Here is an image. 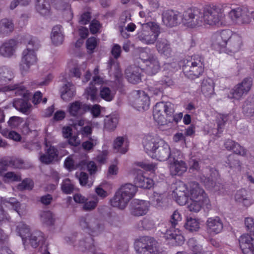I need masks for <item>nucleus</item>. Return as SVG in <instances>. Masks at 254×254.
<instances>
[{
	"label": "nucleus",
	"instance_id": "obj_1",
	"mask_svg": "<svg viewBox=\"0 0 254 254\" xmlns=\"http://www.w3.org/2000/svg\"><path fill=\"white\" fill-rule=\"evenodd\" d=\"M144 149L152 158L160 161L167 160L171 155L169 145L165 141L157 136L147 135L142 141Z\"/></svg>",
	"mask_w": 254,
	"mask_h": 254
},
{
	"label": "nucleus",
	"instance_id": "obj_2",
	"mask_svg": "<svg viewBox=\"0 0 254 254\" xmlns=\"http://www.w3.org/2000/svg\"><path fill=\"white\" fill-rule=\"evenodd\" d=\"M136 191V187L131 184L123 185L116 191L110 199V203L113 207L123 210L127 207Z\"/></svg>",
	"mask_w": 254,
	"mask_h": 254
},
{
	"label": "nucleus",
	"instance_id": "obj_3",
	"mask_svg": "<svg viewBox=\"0 0 254 254\" xmlns=\"http://www.w3.org/2000/svg\"><path fill=\"white\" fill-rule=\"evenodd\" d=\"M183 72L189 79L193 80L201 75L204 69L203 58L198 55H194L184 60Z\"/></svg>",
	"mask_w": 254,
	"mask_h": 254
},
{
	"label": "nucleus",
	"instance_id": "obj_4",
	"mask_svg": "<svg viewBox=\"0 0 254 254\" xmlns=\"http://www.w3.org/2000/svg\"><path fill=\"white\" fill-rule=\"evenodd\" d=\"M40 47L39 41L36 38H31L28 42L27 48L22 53V58L20 64V69L22 72L27 71L30 66L36 62L35 51Z\"/></svg>",
	"mask_w": 254,
	"mask_h": 254
},
{
	"label": "nucleus",
	"instance_id": "obj_5",
	"mask_svg": "<svg viewBox=\"0 0 254 254\" xmlns=\"http://www.w3.org/2000/svg\"><path fill=\"white\" fill-rule=\"evenodd\" d=\"M160 33L159 25L155 22H150L142 25L141 30L137 34L138 38L146 44H153Z\"/></svg>",
	"mask_w": 254,
	"mask_h": 254
},
{
	"label": "nucleus",
	"instance_id": "obj_6",
	"mask_svg": "<svg viewBox=\"0 0 254 254\" xmlns=\"http://www.w3.org/2000/svg\"><path fill=\"white\" fill-rule=\"evenodd\" d=\"M79 223L82 229L93 236L99 235L105 229L104 224L98 219L89 216L80 217Z\"/></svg>",
	"mask_w": 254,
	"mask_h": 254
},
{
	"label": "nucleus",
	"instance_id": "obj_7",
	"mask_svg": "<svg viewBox=\"0 0 254 254\" xmlns=\"http://www.w3.org/2000/svg\"><path fill=\"white\" fill-rule=\"evenodd\" d=\"M137 254H158L157 241L152 237H144L135 243Z\"/></svg>",
	"mask_w": 254,
	"mask_h": 254
},
{
	"label": "nucleus",
	"instance_id": "obj_8",
	"mask_svg": "<svg viewBox=\"0 0 254 254\" xmlns=\"http://www.w3.org/2000/svg\"><path fill=\"white\" fill-rule=\"evenodd\" d=\"M203 13L198 9H189L185 11L182 18L184 24L190 28L202 25L203 23Z\"/></svg>",
	"mask_w": 254,
	"mask_h": 254
},
{
	"label": "nucleus",
	"instance_id": "obj_9",
	"mask_svg": "<svg viewBox=\"0 0 254 254\" xmlns=\"http://www.w3.org/2000/svg\"><path fill=\"white\" fill-rule=\"evenodd\" d=\"M252 85L251 78H246L241 83L236 85L228 94V97L236 100L240 99L250 90Z\"/></svg>",
	"mask_w": 254,
	"mask_h": 254
},
{
	"label": "nucleus",
	"instance_id": "obj_10",
	"mask_svg": "<svg viewBox=\"0 0 254 254\" xmlns=\"http://www.w3.org/2000/svg\"><path fill=\"white\" fill-rule=\"evenodd\" d=\"M147 55L146 52H141L140 54V59L145 64V70L150 75L156 74L160 69V63L158 59L154 55L150 54L146 59L144 57Z\"/></svg>",
	"mask_w": 254,
	"mask_h": 254
},
{
	"label": "nucleus",
	"instance_id": "obj_11",
	"mask_svg": "<svg viewBox=\"0 0 254 254\" xmlns=\"http://www.w3.org/2000/svg\"><path fill=\"white\" fill-rule=\"evenodd\" d=\"M133 106L137 110H146L148 109L149 98L144 91H135L133 93Z\"/></svg>",
	"mask_w": 254,
	"mask_h": 254
},
{
	"label": "nucleus",
	"instance_id": "obj_12",
	"mask_svg": "<svg viewBox=\"0 0 254 254\" xmlns=\"http://www.w3.org/2000/svg\"><path fill=\"white\" fill-rule=\"evenodd\" d=\"M189 196L190 200H204L205 204H208L209 200L203 189L198 183L191 182L190 184Z\"/></svg>",
	"mask_w": 254,
	"mask_h": 254
},
{
	"label": "nucleus",
	"instance_id": "obj_13",
	"mask_svg": "<svg viewBox=\"0 0 254 254\" xmlns=\"http://www.w3.org/2000/svg\"><path fill=\"white\" fill-rule=\"evenodd\" d=\"M231 35V31L229 30H224L215 33L212 36V45L215 47L226 48Z\"/></svg>",
	"mask_w": 254,
	"mask_h": 254
},
{
	"label": "nucleus",
	"instance_id": "obj_14",
	"mask_svg": "<svg viewBox=\"0 0 254 254\" xmlns=\"http://www.w3.org/2000/svg\"><path fill=\"white\" fill-rule=\"evenodd\" d=\"M182 18L180 13L173 10H168L162 14V21L167 27L176 26L180 22Z\"/></svg>",
	"mask_w": 254,
	"mask_h": 254
},
{
	"label": "nucleus",
	"instance_id": "obj_15",
	"mask_svg": "<svg viewBox=\"0 0 254 254\" xmlns=\"http://www.w3.org/2000/svg\"><path fill=\"white\" fill-rule=\"evenodd\" d=\"M148 203L142 200H133L130 205V213L135 216L145 215L148 211Z\"/></svg>",
	"mask_w": 254,
	"mask_h": 254
},
{
	"label": "nucleus",
	"instance_id": "obj_16",
	"mask_svg": "<svg viewBox=\"0 0 254 254\" xmlns=\"http://www.w3.org/2000/svg\"><path fill=\"white\" fill-rule=\"evenodd\" d=\"M229 15L232 21L237 23H248L250 20L247 10L240 7L231 10Z\"/></svg>",
	"mask_w": 254,
	"mask_h": 254
},
{
	"label": "nucleus",
	"instance_id": "obj_17",
	"mask_svg": "<svg viewBox=\"0 0 254 254\" xmlns=\"http://www.w3.org/2000/svg\"><path fill=\"white\" fill-rule=\"evenodd\" d=\"M240 246L244 254H254V239L248 234L241 236Z\"/></svg>",
	"mask_w": 254,
	"mask_h": 254
},
{
	"label": "nucleus",
	"instance_id": "obj_18",
	"mask_svg": "<svg viewBox=\"0 0 254 254\" xmlns=\"http://www.w3.org/2000/svg\"><path fill=\"white\" fill-rule=\"evenodd\" d=\"M223 228V224L220 217L216 216L208 218L206 221V230L211 234H217Z\"/></svg>",
	"mask_w": 254,
	"mask_h": 254
},
{
	"label": "nucleus",
	"instance_id": "obj_19",
	"mask_svg": "<svg viewBox=\"0 0 254 254\" xmlns=\"http://www.w3.org/2000/svg\"><path fill=\"white\" fill-rule=\"evenodd\" d=\"M17 42L14 39L6 41L0 46V55L6 58L13 56L17 48Z\"/></svg>",
	"mask_w": 254,
	"mask_h": 254
},
{
	"label": "nucleus",
	"instance_id": "obj_20",
	"mask_svg": "<svg viewBox=\"0 0 254 254\" xmlns=\"http://www.w3.org/2000/svg\"><path fill=\"white\" fill-rule=\"evenodd\" d=\"M202 13L203 14V22L207 24L210 25H216L220 21V15L217 11L213 7H209Z\"/></svg>",
	"mask_w": 254,
	"mask_h": 254
},
{
	"label": "nucleus",
	"instance_id": "obj_21",
	"mask_svg": "<svg viewBox=\"0 0 254 254\" xmlns=\"http://www.w3.org/2000/svg\"><path fill=\"white\" fill-rule=\"evenodd\" d=\"M141 68L133 65L127 67L126 69L125 74L129 82L135 84L141 81Z\"/></svg>",
	"mask_w": 254,
	"mask_h": 254
},
{
	"label": "nucleus",
	"instance_id": "obj_22",
	"mask_svg": "<svg viewBox=\"0 0 254 254\" xmlns=\"http://www.w3.org/2000/svg\"><path fill=\"white\" fill-rule=\"evenodd\" d=\"M90 109V107L79 101H75L70 104L68 111L71 116L79 117Z\"/></svg>",
	"mask_w": 254,
	"mask_h": 254
},
{
	"label": "nucleus",
	"instance_id": "obj_23",
	"mask_svg": "<svg viewBox=\"0 0 254 254\" xmlns=\"http://www.w3.org/2000/svg\"><path fill=\"white\" fill-rule=\"evenodd\" d=\"M0 202L1 204L4 205L6 203H9L12 206V209L15 211L20 217L24 216L26 214L25 205L21 204L14 198L10 197L8 198H5L1 197Z\"/></svg>",
	"mask_w": 254,
	"mask_h": 254
},
{
	"label": "nucleus",
	"instance_id": "obj_24",
	"mask_svg": "<svg viewBox=\"0 0 254 254\" xmlns=\"http://www.w3.org/2000/svg\"><path fill=\"white\" fill-rule=\"evenodd\" d=\"M242 45L241 37L237 34H232L229 39L226 48L230 53H235L239 51Z\"/></svg>",
	"mask_w": 254,
	"mask_h": 254
},
{
	"label": "nucleus",
	"instance_id": "obj_25",
	"mask_svg": "<svg viewBox=\"0 0 254 254\" xmlns=\"http://www.w3.org/2000/svg\"><path fill=\"white\" fill-rule=\"evenodd\" d=\"M58 149L53 146H50L45 152L40 157V161L45 164H50L56 160L58 157Z\"/></svg>",
	"mask_w": 254,
	"mask_h": 254
},
{
	"label": "nucleus",
	"instance_id": "obj_26",
	"mask_svg": "<svg viewBox=\"0 0 254 254\" xmlns=\"http://www.w3.org/2000/svg\"><path fill=\"white\" fill-rule=\"evenodd\" d=\"M201 91L206 97L210 98L214 94V83L208 77L204 78L201 82Z\"/></svg>",
	"mask_w": 254,
	"mask_h": 254
},
{
	"label": "nucleus",
	"instance_id": "obj_27",
	"mask_svg": "<svg viewBox=\"0 0 254 254\" xmlns=\"http://www.w3.org/2000/svg\"><path fill=\"white\" fill-rule=\"evenodd\" d=\"M158 52L165 57L171 56L172 49L170 42L165 38H161L157 42L156 45Z\"/></svg>",
	"mask_w": 254,
	"mask_h": 254
},
{
	"label": "nucleus",
	"instance_id": "obj_28",
	"mask_svg": "<svg viewBox=\"0 0 254 254\" xmlns=\"http://www.w3.org/2000/svg\"><path fill=\"white\" fill-rule=\"evenodd\" d=\"M14 25L12 20L4 18L0 20V37L9 35L13 32Z\"/></svg>",
	"mask_w": 254,
	"mask_h": 254
},
{
	"label": "nucleus",
	"instance_id": "obj_29",
	"mask_svg": "<svg viewBox=\"0 0 254 254\" xmlns=\"http://www.w3.org/2000/svg\"><path fill=\"white\" fill-rule=\"evenodd\" d=\"M224 146L227 150H232L236 154H239L242 156H245L246 155V149L241 146L237 142H236L231 139H227L224 142Z\"/></svg>",
	"mask_w": 254,
	"mask_h": 254
},
{
	"label": "nucleus",
	"instance_id": "obj_30",
	"mask_svg": "<svg viewBox=\"0 0 254 254\" xmlns=\"http://www.w3.org/2000/svg\"><path fill=\"white\" fill-rule=\"evenodd\" d=\"M170 170L172 175H182L187 170V165L185 161L180 160L177 162L170 163Z\"/></svg>",
	"mask_w": 254,
	"mask_h": 254
},
{
	"label": "nucleus",
	"instance_id": "obj_31",
	"mask_svg": "<svg viewBox=\"0 0 254 254\" xmlns=\"http://www.w3.org/2000/svg\"><path fill=\"white\" fill-rule=\"evenodd\" d=\"M165 237L167 239L171 240V243L176 245H182L185 241L184 237L178 229L174 231L171 230H167L165 234Z\"/></svg>",
	"mask_w": 254,
	"mask_h": 254
},
{
	"label": "nucleus",
	"instance_id": "obj_32",
	"mask_svg": "<svg viewBox=\"0 0 254 254\" xmlns=\"http://www.w3.org/2000/svg\"><path fill=\"white\" fill-rule=\"evenodd\" d=\"M75 94V87L70 82L64 84L61 89V98L65 101L69 100Z\"/></svg>",
	"mask_w": 254,
	"mask_h": 254
},
{
	"label": "nucleus",
	"instance_id": "obj_33",
	"mask_svg": "<svg viewBox=\"0 0 254 254\" xmlns=\"http://www.w3.org/2000/svg\"><path fill=\"white\" fill-rule=\"evenodd\" d=\"M136 188L139 187L143 189H150L153 185L152 179L145 177L141 173L138 174L134 178V181Z\"/></svg>",
	"mask_w": 254,
	"mask_h": 254
},
{
	"label": "nucleus",
	"instance_id": "obj_34",
	"mask_svg": "<svg viewBox=\"0 0 254 254\" xmlns=\"http://www.w3.org/2000/svg\"><path fill=\"white\" fill-rule=\"evenodd\" d=\"M13 77V72L9 67L6 66L0 67V85L7 84Z\"/></svg>",
	"mask_w": 254,
	"mask_h": 254
},
{
	"label": "nucleus",
	"instance_id": "obj_35",
	"mask_svg": "<svg viewBox=\"0 0 254 254\" xmlns=\"http://www.w3.org/2000/svg\"><path fill=\"white\" fill-rule=\"evenodd\" d=\"M36 10L42 15H48L50 13L49 0H35Z\"/></svg>",
	"mask_w": 254,
	"mask_h": 254
},
{
	"label": "nucleus",
	"instance_id": "obj_36",
	"mask_svg": "<svg viewBox=\"0 0 254 254\" xmlns=\"http://www.w3.org/2000/svg\"><path fill=\"white\" fill-rule=\"evenodd\" d=\"M52 42L56 45L62 44L64 35L62 33V26L57 25L53 27L51 35Z\"/></svg>",
	"mask_w": 254,
	"mask_h": 254
},
{
	"label": "nucleus",
	"instance_id": "obj_37",
	"mask_svg": "<svg viewBox=\"0 0 254 254\" xmlns=\"http://www.w3.org/2000/svg\"><path fill=\"white\" fill-rule=\"evenodd\" d=\"M200 180L206 189L212 191H219L221 187L220 184L217 183L210 177H206L203 175L200 176Z\"/></svg>",
	"mask_w": 254,
	"mask_h": 254
},
{
	"label": "nucleus",
	"instance_id": "obj_38",
	"mask_svg": "<svg viewBox=\"0 0 254 254\" xmlns=\"http://www.w3.org/2000/svg\"><path fill=\"white\" fill-rule=\"evenodd\" d=\"M165 108L164 102H161L156 103L153 109V118L159 124H163L164 121L163 114L165 113Z\"/></svg>",
	"mask_w": 254,
	"mask_h": 254
},
{
	"label": "nucleus",
	"instance_id": "obj_39",
	"mask_svg": "<svg viewBox=\"0 0 254 254\" xmlns=\"http://www.w3.org/2000/svg\"><path fill=\"white\" fill-rule=\"evenodd\" d=\"M16 231L20 236L24 245L27 242V237H29L30 228L29 227L23 222L18 223L16 226Z\"/></svg>",
	"mask_w": 254,
	"mask_h": 254
},
{
	"label": "nucleus",
	"instance_id": "obj_40",
	"mask_svg": "<svg viewBox=\"0 0 254 254\" xmlns=\"http://www.w3.org/2000/svg\"><path fill=\"white\" fill-rule=\"evenodd\" d=\"M243 113L246 117L254 116V96L249 97L243 106Z\"/></svg>",
	"mask_w": 254,
	"mask_h": 254
},
{
	"label": "nucleus",
	"instance_id": "obj_41",
	"mask_svg": "<svg viewBox=\"0 0 254 254\" xmlns=\"http://www.w3.org/2000/svg\"><path fill=\"white\" fill-rule=\"evenodd\" d=\"M13 107L23 113H27L31 105L28 100L23 99H16L13 101Z\"/></svg>",
	"mask_w": 254,
	"mask_h": 254
},
{
	"label": "nucleus",
	"instance_id": "obj_42",
	"mask_svg": "<svg viewBox=\"0 0 254 254\" xmlns=\"http://www.w3.org/2000/svg\"><path fill=\"white\" fill-rule=\"evenodd\" d=\"M7 90H16L15 94L17 95L21 96L24 98L27 97L28 95V91L21 84H15L13 85L6 86L4 88L0 89V91Z\"/></svg>",
	"mask_w": 254,
	"mask_h": 254
},
{
	"label": "nucleus",
	"instance_id": "obj_43",
	"mask_svg": "<svg viewBox=\"0 0 254 254\" xmlns=\"http://www.w3.org/2000/svg\"><path fill=\"white\" fill-rule=\"evenodd\" d=\"M235 200L239 203H242L245 206H249L252 204V201L247 196V192L245 190H241L237 192L235 196Z\"/></svg>",
	"mask_w": 254,
	"mask_h": 254
},
{
	"label": "nucleus",
	"instance_id": "obj_44",
	"mask_svg": "<svg viewBox=\"0 0 254 254\" xmlns=\"http://www.w3.org/2000/svg\"><path fill=\"white\" fill-rule=\"evenodd\" d=\"M226 164L230 168L235 169L236 171H240L241 165L240 160L235 154L229 155L225 161Z\"/></svg>",
	"mask_w": 254,
	"mask_h": 254
},
{
	"label": "nucleus",
	"instance_id": "obj_45",
	"mask_svg": "<svg viewBox=\"0 0 254 254\" xmlns=\"http://www.w3.org/2000/svg\"><path fill=\"white\" fill-rule=\"evenodd\" d=\"M124 138L122 136L117 137L114 140L113 143V148L116 152L122 154L126 153L127 151V145L124 146Z\"/></svg>",
	"mask_w": 254,
	"mask_h": 254
},
{
	"label": "nucleus",
	"instance_id": "obj_46",
	"mask_svg": "<svg viewBox=\"0 0 254 254\" xmlns=\"http://www.w3.org/2000/svg\"><path fill=\"white\" fill-rule=\"evenodd\" d=\"M130 21V16L128 15L127 13H123L120 18L119 22V30L124 38H127L128 36L126 32H124V27L126 26V24Z\"/></svg>",
	"mask_w": 254,
	"mask_h": 254
},
{
	"label": "nucleus",
	"instance_id": "obj_47",
	"mask_svg": "<svg viewBox=\"0 0 254 254\" xmlns=\"http://www.w3.org/2000/svg\"><path fill=\"white\" fill-rule=\"evenodd\" d=\"M185 228L190 232L197 231L200 227L199 223L197 220L192 218H187L185 224Z\"/></svg>",
	"mask_w": 254,
	"mask_h": 254
},
{
	"label": "nucleus",
	"instance_id": "obj_48",
	"mask_svg": "<svg viewBox=\"0 0 254 254\" xmlns=\"http://www.w3.org/2000/svg\"><path fill=\"white\" fill-rule=\"evenodd\" d=\"M43 239L42 234L40 232H35L32 234L30 233L29 237H27V241L28 240L31 246L36 248L39 243Z\"/></svg>",
	"mask_w": 254,
	"mask_h": 254
},
{
	"label": "nucleus",
	"instance_id": "obj_49",
	"mask_svg": "<svg viewBox=\"0 0 254 254\" xmlns=\"http://www.w3.org/2000/svg\"><path fill=\"white\" fill-rule=\"evenodd\" d=\"M155 227L153 221L148 218H144L137 224V228L139 230H150Z\"/></svg>",
	"mask_w": 254,
	"mask_h": 254
},
{
	"label": "nucleus",
	"instance_id": "obj_50",
	"mask_svg": "<svg viewBox=\"0 0 254 254\" xmlns=\"http://www.w3.org/2000/svg\"><path fill=\"white\" fill-rule=\"evenodd\" d=\"M118 123V119L115 116L107 117L104 121V127L108 130H113Z\"/></svg>",
	"mask_w": 254,
	"mask_h": 254
},
{
	"label": "nucleus",
	"instance_id": "obj_51",
	"mask_svg": "<svg viewBox=\"0 0 254 254\" xmlns=\"http://www.w3.org/2000/svg\"><path fill=\"white\" fill-rule=\"evenodd\" d=\"M41 221L48 226L54 224L55 219L53 213L50 211H44L40 215Z\"/></svg>",
	"mask_w": 254,
	"mask_h": 254
},
{
	"label": "nucleus",
	"instance_id": "obj_52",
	"mask_svg": "<svg viewBox=\"0 0 254 254\" xmlns=\"http://www.w3.org/2000/svg\"><path fill=\"white\" fill-rule=\"evenodd\" d=\"M204 204H205L204 200H190L188 207L190 211L198 212Z\"/></svg>",
	"mask_w": 254,
	"mask_h": 254
},
{
	"label": "nucleus",
	"instance_id": "obj_53",
	"mask_svg": "<svg viewBox=\"0 0 254 254\" xmlns=\"http://www.w3.org/2000/svg\"><path fill=\"white\" fill-rule=\"evenodd\" d=\"M76 177L78 178L80 184L82 186L90 188L93 184L92 182H89L88 180V175L83 172H81L79 174H76Z\"/></svg>",
	"mask_w": 254,
	"mask_h": 254
},
{
	"label": "nucleus",
	"instance_id": "obj_54",
	"mask_svg": "<svg viewBox=\"0 0 254 254\" xmlns=\"http://www.w3.org/2000/svg\"><path fill=\"white\" fill-rule=\"evenodd\" d=\"M101 97L107 101H112L114 97V93L107 87H103L100 90Z\"/></svg>",
	"mask_w": 254,
	"mask_h": 254
},
{
	"label": "nucleus",
	"instance_id": "obj_55",
	"mask_svg": "<svg viewBox=\"0 0 254 254\" xmlns=\"http://www.w3.org/2000/svg\"><path fill=\"white\" fill-rule=\"evenodd\" d=\"M97 91V88L93 84V82H91L89 86L86 88L85 91L87 99L94 101L96 99Z\"/></svg>",
	"mask_w": 254,
	"mask_h": 254
},
{
	"label": "nucleus",
	"instance_id": "obj_56",
	"mask_svg": "<svg viewBox=\"0 0 254 254\" xmlns=\"http://www.w3.org/2000/svg\"><path fill=\"white\" fill-rule=\"evenodd\" d=\"M93 200L87 201V200L84 203L83 206V209L85 211H91L94 210L97 206L99 202L98 197L94 195L92 197Z\"/></svg>",
	"mask_w": 254,
	"mask_h": 254
},
{
	"label": "nucleus",
	"instance_id": "obj_57",
	"mask_svg": "<svg viewBox=\"0 0 254 254\" xmlns=\"http://www.w3.org/2000/svg\"><path fill=\"white\" fill-rule=\"evenodd\" d=\"M33 186V182L29 179H26L17 185V188L19 190H31Z\"/></svg>",
	"mask_w": 254,
	"mask_h": 254
},
{
	"label": "nucleus",
	"instance_id": "obj_58",
	"mask_svg": "<svg viewBox=\"0 0 254 254\" xmlns=\"http://www.w3.org/2000/svg\"><path fill=\"white\" fill-rule=\"evenodd\" d=\"M61 189L64 193L70 194L73 191L74 187L73 185L71 184L70 180L69 179H66L63 181Z\"/></svg>",
	"mask_w": 254,
	"mask_h": 254
},
{
	"label": "nucleus",
	"instance_id": "obj_59",
	"mask_svg": "<svg viewBox=\"0 0 254 254\" xmlns=\"http://www.w3.org/2000/svg\"><path fill=\"white\" fill-rule=\"evenodd\" d=\"M9 167L13 168H21L23 162L22 160L16 158L6 157Z\"/></svg>",
	"mask_w": 254,
	"mask_h": 254
},
{
	"label": "nucleus",
	"instance_id": "obj_60",
	"mask_svg": "<svg viewBox=\"0 0 254 254\" xmlns=\"http://www.w3.org/2000/svg\"><path fill=\"white\" fill-rule=\"evenodd\" d=\"M165 198L161 194H156L153 197L152 202L157 208H162L165 205Z\"/></svg>",
	"mask_w": 254,
	"mask_h": 254
},
{
	"label": "nucleus",
	"instance_id": "obj_61",
	"mask_svg": "<svg viewBox=\"0 0 254 254\" xmlns=\"http://www.w3.org/2000/svg\"><path fill=\"white\" fill-rule=\"evenodd\" d=\"M182 220V216L178 210L174 211L173 214L171 216L170 222L173 228H175L177 225L179 224Z\"/></svg>",
	"mask_w": 254,
	"mask_h": 254
},
{
	"label": "nucleus",
	"instance_id": "obj_62",
	"mask_svg": "<svg viewBox=\"0 0 254 254\" xmlns=\"http://www.w3.org/2000/svg\"><path fill=\"white\" fill-rule=\"evenodd\" d=\"M97 143L98 141L97 138L93 137H90L89 140L83 142L82 144V146L84 150L90 151L97 144Z\"/></svg>",
	"mask_w": 254,
	"mask_h": 254
},
{
	"label": "nucleus",
	"instance_id": "obj_63",
	"mask_svg": "<svg viewBox=\"0 0 254 254\" xmlns=\"http://www.w3.org/2000/svg\"><path fill=\"white\" fill-rule=\"evenodd\" d=\"M122 221L123 220L122 217L116 214L111 215L108 220V222L110 225L114 227L120 226L121 225Z\"/></svg>",
	"mask_w": 254,
	"mask_h": 254
},
{
	"label": "nucleus",
	"instance_id": "obj_64",
	"mask_svg": "<svg viewBox=\"0 0 254 254\" xmlns=\"http://www.w3.org/2000/svg\"><path fill=\"white\" fill-rule=\"evenodd\" d=\"M183 156L181 152L179 150H174L171 151V155L168 158L170 163L177 162L180 160H183Z\"/></svg>",
	"mask_w": 254,
	"mask_h": 254
}]
</instances>
